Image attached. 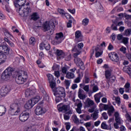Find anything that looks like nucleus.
I'll list each match as a JSON object with an SVG mask.
<instances>
[{
    "label": "nucleus",
    "mask_w": 131,
    "mask_h": 131,
    "mask_svg": "<svg viewBox=\"0 0 131 131\" xmlns=\"http://www.w3.org/2000/svg\"><path fill=\"white\" fill-rule=\"evenodd\" d=\"M63 74H67V68L63 67L61 70Z\"/></svg>",
    "instance_id": "59"
},
{
    "label": "nucleus",
    "mask_w": 131,
    "mask_h": 131,
    "mask_svg": "<svg viewBox=\"0 0 131 131\" xmlns=\"http://www.w3.org/2000/svg\"><path fill=\"white\" fill-rule=\"evenodd\" d=\"M65 85L66 86L67 90L69 89V86H70V84L71 83V81L69 80H64Z\"/></svg>",
    "instance_id": "39"
},
{
    "label": "nucleus",
    "mask_w": 131,
    "mask_h": 131,
    "mask_svg": "<svg viewBox=\"0 0 131 131\" xmlns=\"http://www.w3.org/2000/svg\"><path fill=\"white\" fill-rule=\"evenodd\" d=\"M59 68V66L57 64H54L53 66L52 67L53 70H57Z\"/></svg>",
    "instance_id": "63"
},
{
    "label": "nucleus",
    "mask_w": 131,
    "mask_h": 131,
    "mask_svg": "<svg viewBox=\"0 0 131 131\" xmlns=\"http://www.w3.org/2000/svg\"><path fill=\"white\" fill-rule=\"evenodd\" d=\"M4 40H5V41H6V42L8 43V44L9 45V46H10V47H15V44H14V43H13V42L10 41L9 40V39H8L7 38L5 37Z\"/></svg>",
    "instance_id": "35"
},
{
    "label": "nucleus",
    "mask_w": 131,
    "mask_h": 131,
    "mask_svg": "<svg viewBox=\"0 0 131 131\" xmlns=\"http://www.w3.org/2000/svg\"><path fill=\"white\" fill-rule=\"evenodd\" d=\"M19 118L20 121H21V122H25V121H27L28 120V118H29V113H22L20 114Z\"/></svg>",
    "instance_id": "13"
},
{
    "label": "nucleus",
    "mask_w": 131,
    "mask_h": 131,
    "mask_svg": "<svg viewBox=\"0 0 131 131\" xmlns=\"http://www.w3.org/2000/svg\"><path fill=\"white\" fill-rule=\"evenodd\" d=\"M72 118L75 123L76 124H79V119H78L76 115L72 116Z\"/></svg>",
    "instance_id": "33"
},
{
    "label": "nucleus",
    "mask_w": 131,
    "mask_h": 131,
    "mask_svg": "<svg viewBox=\"0 0 131 131\" xmlns=\"http://www.w3.org/2000/svg\"><path fill=\"white\" fill-rule=\"evenodd\" d=\"M117 25H115V24H113L111 25V29H112V30H115V31H116V30H118V29H117Z\"/></svg>",
    "instance_id": "47"
},
{
    "label": "nucleus",
    "mask_w": 131,
    "mask_h": 131,
    "mask_svg": "<svg viewBox=\"0 0 131 131\" xmlns=\"http://www.w3.org/2000/svg\"><path fill=\"white\" fill-rule=\"evenodd\" d=\"M43 47L45 48V50L47 51H49L50 49H51V47L50 46V44L47 43L43 44Z\"/></svg>",
    "instance_id": "42"
},
{
    "label": "nucleus",
    "mask_w": 131,
    "mask_h": 131,
    "mask_svg": "<svg viewBox=\"0 0 131 131\" xmlns=\"http://www.w3.org/2000/svg\"><path fill=\"white\" fill-rule=\"evenodd\" d=\"M6 107L3 105H0V116H3L6 114Z\"/></svg>",
    "instance_id": "27"
},
{
    "label": "nucleus",
    "mask_w": 131,
    "mask_h": 131,
    "mask_svg": "<svg viewBox=\"0 0 131 131\" xmlns=\"http://www.w3.org/2000/svg\"><path fill=\"white\" fill-rule=\"evenodd\" d=\"M105 76L108 82L111 81V78H113V80H115V76H113L112 77H110L111 76V72L109 70L105 72Z\"/></svg>",
    "instance_id": "19"
},
{
    "label": "nucleus",
    "mask_w": 131,
    "mask_h": 131,
    "mask_svg": "<svg viewBox=\"0 0 131 131\" xmlns=\"http://www.w3.org/2000/svg\"><path fill=\"white\" fill-rule=\"evenodd\" d=\"M40 99H41V98L38 96H36L35 97L32 98L31 99V101H32V102L34 104V105L35 104H36L38 102V101H39V100H40Z\"/></svg>",
    "instance_id": "28"
},
{
    "label": "nucleus",
    "mask_w": 131,
    "mask_h": 131,
    "mask_svg": "<svg viewBox=\"0 0 131 131\" xmlns=\"http://www.w3.org/2000/svg\"><path fill=\"white\" fill-rule=\"evenodd\" d=\"M8 113L9 115H11L12 116L19 115V113H20V107L18 105V104L13 103L11 104L10 106Z\"/></svg>",
    "instance_id": "3"
},
{
    "label": "nucleus",
    "mask_w": 131,
    "mask_h": 131,
    "mask_svg": "<svg viewBox=\"0 0 131 131\" xmlns=\"http://www.w3.org/2000/svg\"><path fill=\"white\" fill-rule=\"evenodd\" d=\"M85 83H89L90 82V78L86 76H84Z\"/></svg>",
    "instance_id": "64"
},
{
    "label": "nucleus",
    "mask_w": 131,
    "mask_h": 131,
    "mask_svg": "<svg viewBox=\"0 0 131 131\" xmlns=\"http://www.w3.org/2000/svg\"><path fill=\"white\" fill-rule=\"evenodd\" d=\"M89 22H90V19L88 18H85L83 19L82 21V24L84 26H86L89 24Z\"/></svg>",
    "instance_id": "38"
},
{
    "label": "nucleus",
    "mask_w": 131,
    "mask_h": 131,
    "mask_svg": "<svg viewBox=\"0 0 131 131\" xmlns=\"http://www.w3.org/2000/svg\"><path fill=\"white\" fill-rule=\"evenodd\" d=\"M54 75H55V76H56V77H57V78H59V77H60V72L55 71Z\"/></svg>",
    "instance_id": "60"
},
{
    "label": "nucleus",
    "mask_w": 131,
    "mask_h": 131,
    "mask_svg": "<svg viewBox=\"0 0 131 131\" xmlns=\"http://www.w3.org/2000/svg\"><path fill=\"white\" fill-rule=\"evenodd\" d=\"M50 85L51 89H54L56 86V81H53L52 82H49Z\"/></svg>",
    "instance_id": "43"
},
{
    "label": "nucleus",
    "mask_w": 131,
    "mask_h": 131,
    "mask_svg": "<svg viewBox=\"0 0 131 131\" xmlns=\"http://www.w3.org/2000/svg\"><path fill=\"white\" fill-rule=\"evenodd\" d=\"M26 3V0H15L14 2V6L16 8H18L19 7H21L20 8H22V7L25 5Z\"/></svg>",
    "instance_id": "18"
},
{
    "label": "nucleus",
    "mask_w": 131,
    "mask_h": 131,
    "mask_svg": "<svg viewBox=\"0 0 131 131\" xmlns=\"http://www.w3.org/2000/svg\"><path fill=\"white\" fill-rule=\"evenodd\" d=\"M0 19H1V20H5L6 19V16H5V15H4V14H3V13L0 12Z\"/></svg>",
    "instance_id": "62"
},
{
    "label": "nucleus",
    "mask_w": 131,
    "mask_h": 131,
    "mask_svg": "<svg viewBox=\"0 0 131 131\" xmlns=\"http://www.w3.org/2000/svg\"><path fill=\"white\" fill-rule=\"evenodd\" d=\"M116 102L117 103L118 106H120V104H121V101H120V97H117L116 99Z\"/></svg>",
    "instance_id": "48"
},
{
    "label": "nucleus",
    "mask_w": 131,
    "mask_h": 131,
    "mask_svg": "<svg viewBox=\"0 0 131 131\" xmlns=\"http://www.w3.org/2000/svg\"><path fill=\"white\" fill-rule=\"evenodd\" d=\"M64 39L65 37H64V34L63 33L59 32L56 34L54 40L52 41V43L55 46H57V45H59V43H61V42H62Z\"/></svg>",
    "instance_id": "6"
},
{
    "label": "nucleus",
    "mask_w": 131,
    "mask_h": 131,
    "mask_svg": "<svg viewBox=\"0 0 131 131\" xmlns=\"http://www.w3.org/2000/svg\"><path fill=\"white\" fill-rule=\"evenodd\" d=\"M39 91L42 94H43V95H47V92H46V91L45 90V89L41 87L39 89Z\"/></svg>",
    "instance_id": "55"
},
{
    "label": "nucleus",
    "mask_w": 131,
    "mask_h": 131,
    "mask_svg": "<svg viewBox=\"0 0 131 131\" xmlns=\"http://www.w3.org/2000/svg\"><path fill=\"white\" fill-rule=\"evenodd\" d=\"M58 12L61 15H65V11H64V9H58Z\"/></svg>",
    "instance_id": "58"
},
{
    "label": "nucleus",
    "mask_w": 131,
    "mask_h": 131,
    "mask_svg": "<svg viewBox=\"0 0 131 131\" xmlns=\"http://www.w3.org/2000/svg\"><path fill=\"white\" fill-rule=\"evenodd\" d=\"M56 55L57 56V60H60V59H64V58H65V56H66V54H65V53H64L63 51L60 50L59 49H57L56 50Z\"/></svg>",
    "instance_id": "17"
},
{
    "label": "nucleus",
    "mask_w": 131,
    "mask_h": 131,
    "mask_svg": "<svg viewBox=\"0 0 131 131\" xmlns=\"http://www.w3.org/2000/svg\"><path fill=\"white\" fill-rule=\"evenodd\" d=\"M0 55H9L10 54V48L8 45H0Z\"/></svg>",
    "instance_id": "11"
},
{
    "label": "nucleus",
    "mask_w": 131,
    "mask_h": 131,
    "mask_svg": "<svg viewBox=\"0 0 131 131\" xmlns=\"http://www.w3.org/2000/svg\"><path fill=\"white\" fill-rule=\"evenodd\" d=\"M107 114H108V116H112L115 111L114 106H113V105H107Z\"/></svg>",
    "instance_id": "20"
},
{
    "label": "nucleus",
    "mask_w": 131,
    "mask_h": 131,
    "mask_svg": "<svg viewBox=\"0 0 131 131\" xmlns=\"http://www.w3.org/2000/svg\"><path fill=\"white\" fill-rule=\"evenodd\" d=\"M83 90H84V91H85V92H86V93H89L90 91V85H85V86H84Z\"/></svg>",
    "instance_id": "45"
},
{
    "label": "nucleus",
    "mask_w": 131,
    "mask_h": 131,
    "mask_svg": "<svg viewBox=\"0 0 131 131\" xmlns=\"http://www.w3.org/2000/svg\"><path fill=\"white\" fill-rule=\"evenodd\" d=\"M102 97H103V96H102L101 92H99L98 94H95L94 95V99L95 102L97 103H100V100L101 98H102Z\"/></svg>",
    "instance_id": "23"
},
{
    "label": "nucleus",
    "mask_w": 131,
    "mask_h": 131,
    "mask_svg": "<svg viewBox=\"0 0 131 131\" xmlns=\"http://www.w3.org/2000/svg\"><path fill=\"white\" fill-rule=\"evenodd\" d=\"M43 27L45 31H48L51 29V26H50L48 21L45 23Z\"/></svg>",
    "instance_id": "30"
},
{
    "label": "nucleus",
    "mask_w": 131,
    "mask_h": 131,
    "mask_svg": "<svg viewBox=\"0 0 131 131\" xmlns=\"http://www.w3.org/2000/svg\"><path fill=\"white\" fill-rule=\"evenodd\" d=\"M124 88H125V93H129V91H130L129 88H130V83H129V82H126L124 85Z\"/></svg>",
    "instance_id": "31"
},
{
    "label": "nucleus",
    "mask_w": 131,
    "mask_h": 131,
    "mask_svg": "<svg viewBox=\"0 0 131 131\" xmlns=\"http://www.w3.org/2000/svg\"><path fill=\"white\" fill-rule=\"evenodd\" d=\"M122 41L124 45H126L128 43V37H124L122 39Z\"/></svg>",
    "instance_id": "51"
},
{
    "label": "nucleus",
    "mask_w": 131,
    "mask_h": 131,
    "mask_svg": "<svg viewBox=\"0 0 131 131\" xmlns=\"http://www.w3.org/2000/svg\"><path fill=\"white\" fill-rule=\"evenodd\" d=\"M34 105V103L32 102V101L30 100L25 105V108L26 109H31L32 107Z\"/></svg>",
    "instance_id": "22"
},
{
    "label": "nucleus",
    "mask_w": 131,
    "mask_h": 131,
    "mask_svg": "<svg viewBox=\"0 0 131 131\" xmlns=\"http://www.w3.org/2000/svg\"><path fill=\"white\" fill-rule=\"evenodd\" d=\"M120 51L122 52L123 54H125L126 53V48L122 46L120 49Z\"/></svg>",
    "instance_id": "50"
},
{
    "label": "nucleus",
    "mask_w": 131,
    "mask_h": 131,
    "mask_svg": "<svg viewBox=\"0 0 131 131\" xmlns=\"http://www.w3.org/2000/svg\"><path fill=\"white\" fill-rule=\"evenodd\" d=\"M130 34H131L130 29H127L124 32V35H125V36H129Z\"/></svg>",
    "instance_id": "37"
},
{
    "label": "nucleus",
    "mask_w": 131,
    "mask_h": 131,
    "mask_svg": "<svg viewBox=\"0 0 131 131\" xmlns=\"http://www.w3.org/2000/svg\"><path fill=\"white\" fill-rule=\"evenodd\" d=\"M82 48H83V43L82 42L79 43L78 44V49L79 50V51H80V50H81Z\"/></svg>",
    "instance_id": "57"
},
{
    "label": "nucleus",
    "mask_w": 131,
    "mask_h": 131,
    "mask_svg": "<svg viewBox=\"0 0 131 131\" xmlns=\"http://www.w3.org/2000/svg\"><path fill=\"white\" fill-rule=\"evenodd\" d=\"M55 98L56 103H59L60 101L63 100V98L66 97V93H65V89L62 87H58L56 89V91L53 93Z\"/></svg>",
    "instance_id": "1"
},
{
    "label": "nucleus",
    "mask_w": 131,
    "mask_h": 131,
    "mask_svg": "<svg viewBox=\"0 0 131 131\" xmlns=\"http://www.w3.org/2000/svg\"><path fill=\"white\" fill-rule=\"evenodd\" d=\"M99 91V88L97 85H94L93 88V92L96 93V92H98Z\"/></svg>",
    "instance_id": "54"
},
{
    "label": "nucleus",
    "mask_w": 131,
    "mask_h": 131,
    "mask_svg": "<svg viewBox=\"0 0 131 131\" xmlns=\"http://www.w3.org/2000/svg\"><path fill=\"white\" fill-rule=\"evenodd\" d=\"M127 70V73H128L129 77L131 78V68L129 67H126Z\"/></svg>",
    "instance_id": "44"
},
{
    "label": "nucleus",
    "mask_w": 131,
    "mask_h": 131,
    "mask_svg": "<svg viewBox=\"0 0 131 131\" xmlns=\"http://www.w3.org/2000/svg\"><path fill=\"white\" fill-rule=\"evenodd\" d=\"M108 56L111 60L113 62H118L119 61V57H118L117 53L115 52H111V53H109Z\"/></svg>",
    "instance_id": "14"
},
{
    "label": "nucleus",
    "mask_w": 131,
    "mask_h": 131,
    "mask_svg": "<svg viewBox=\"0 0 131 131\" xmlns=\"http://www.w3.org/2000/svg\"><path fill=\"white\" fill-rule=\"evenodd\" d=\"M100 111H103V110L107 111L108 110V105L104 104L102 103L99 104V105Z\"/></svg>",
    "instance_id": "26"
},
{
    "label": "nucleus",
    "mask_w": 131,
    "mask_h": 131,
    "mask_svg": "<svg viewBox=\"0 0 131 131\" xmlns=\"http://www.w3.org/2000/svg\"><path fill=\"white\" fill-rule=\"evenodd\" d=\"M114 116L115 117L116 123L114 124V126L115 128L117 129V128H119V126L118 125L122 124V123H123V121L122 119L120 118V117H119V113H118V112H115Z\"/></svg>",
    "instance_id": "8"
},
{
    "label": "nucleus",
    "mask_w": 131,
    "mask_h": 131,
    "mask_svg": "<svg viewBox=\"0 0 131 131\" xmlns=\"http://www.w3.org/2000/svg\"><path fill=\"white\" fill-rule=\"evenodd\" d=\"M11 92V88L9 85H4L0 90V95L2 97H6Z\"/></svg>",
    "instance_id": "10"
},
{
    "label": "nucleus",
    "mask_w": 131,
    "mask_h": 131,
    "mask_svg": "<svg viewBox=\"0 0 131 131\" xmlns=\"http://www.w3.org/2000/svg\"><path fill=\"white\" fill-rule=\"evenodd\" d=\"M82 93H83V90L79 89L78 92V96L81 100H84L86 98V96L85 94H82Z\"/></svg>",
    "instance_id": "21"
},
{
    "label": "nucleus",
    "mask_w": 131,
    "mask_h": 131,
    "mask_svg": "<svg viewBox=\"0 0 131 131\" xmlns=\"http://www.w3.org/2000/svg\"><path fill=\"white\" fill-rule=\"evenodd\" d=\"M57 108L59 112H66L69 115L72 114L73 112V111L70 108V106L68 105L60 104L57 105Z\"/></svg>",
    "instance_id": "5"
},
{
    "label": "nucleus",
    "mask_w": 131,
    "mask_h": 131,
    "mask_svg": "<svg viewBox=\"0 0 131 131\" xmlns=\"http://www.w3.org/2000/svg\"><path fill=\"white\" fill-rule=\"evenodd\" d=\"M101 128L102 129H108V125L106 124V122H103L101 124Z\"/></svg>",
    "instance_id": "40"
},
{
    "label": "nucleus",
    "mask_w": 131,
    "mask_h": 131,
    "mask_svg": "<svg viewBox=\"0 0 131 131\" xmlns=\"http://www.w3.org/2000/svg\"><path fill=\"white\" fill-rule=\"evenodd\" d=\"M31 19L34 21H36L39 19V16L37 12H33L31 16Z\"/></svg>",
    "instance_id": "25"
},
{
    "label": "nucleus",
    "mask_w": 131,
    "mask_h": 131,
    "mask_svg": "<svg viewBox=\"0 0 131 131\" xmlns=\"http://www.w3.org/2000/svg\"><path fill=\"white\" fill-rule=\"evenodd\" d=\"M86 103L87 104L88 107H91V108L88 110L89 112L90 113H93L94 111H95V109L97 108V105L95 104V102L93 100L91 99L88 98L86 99Z\"/></svg>",
    "instance_id": "9"
},
{
    "label": "nucleus",
    "mask_w": 131,
    "mask_h": 131,
    "mask_svg": "<svg viewBox=\"0 0 131 131\" xmlns=\"http://www.w3.org/2000/svg\"><path fill=\"white\" fill-rule=\"evenodd\" d=\"M84 125L85 126V127L88 128V127H91L92 126V122H88L84 124Z\"/></svg>",
    "instance_id": "56"
},
{
    "label": "nucleus",
    "mask_w": 131,
    "mask_h": 131,
    "mask_svg": "<svg viewBox=\"0 0 131 131\" xmlns=\"http://www.w3.org/2000/svg\"><path fill=\"white\" fill-rule=\"evenodd\" d=\"M75 75L73 73L68 72L67 73L66 77L68 78L69 79H72V78H74Z\"/></svg>",
    "instance_id": "32"
},
{
    "label": "nucleus",
    "mask_w": 131,
    "mask_h": 131,
    "mask_svg": "<svg viewBox=\"0 0 131 131\" xmlns=\"http://www.w3.org/2000/svg\"><path fill=\"white\" fill-rule=\"evenodd\" d=\"M26 97H30V89H27L25 92Z\"/></svg>",
    "instance_id": "52"
},
{
    "label": "nucleus",
    "mask_w": 131,
    "mask_h": 131,
    "mask_svg": "<svg viewBox=\"0 0 131 131\" xmlns=\"http://www.w3.org/2000/svg\"><path fill=\"white\" fill-rule=\"evenodd\" d=\"M7 60V56L5 55H0V65L4 64Z\"/></svg>",
    "instance_id": "29"
},
{
    "label": "nucleus",
    "mask_w": 131,
    "mask_h": 131,
    "mask_svg": "<svg viewBox=\"0 0 131 131\" xmlns=\"http://www.w3.org/2000/svg\"><path fill=\"white\" fill-rule=\"evenodd\" d=\"M74 62L77 66H78V67H80V69L82 70H84V69H85V68L84 67V63H83V62H82V60H81V59L80 58L78 57L75 58Z\"/></svg>",
    "instance_id": "12"
},
{
    "label": "nucleus",
    "mask_w": 131,
    "mask_h": 131,
    "mask_svg": "<svg viewBox=\"0 0 131 131\" xmlns=\"http://www.w3.org/2000/svg\"><path fill=\"white\" fill-rule=\"evenodd\" d=\"M91 117H92L93 120H96L99 118V110H96L94 111V113L91 115Z\"/></svg>",
    "instance_id": "24"
},
{
    "label": "nucleus",
    "mask_w": 131,
    "mask_h": 131,
    "mask_svg": "<svg viewBox=\"0 0 131 131\" xmlns=\"http://www.w3.org/2000/svg\"><path fill=\"white\" fill-rule=\"evenodd\" d=\"M4 34H5V36H6V37H9V36H10V35H11V34H10L9 31H8V30H6L5 31Z\"/></svg>",
    "instance_id": "61"
},
{
    "label": "nucleus",
    "mask_w": 131,
    "mask_h": 131,
    "mask_svg": "<svg viewBox=\"0 0 131 131\" xmlns=\"http://www.w3.org/2000/svg\"><path fill=\"white\" fill-rule=\"evenodd\" d=\"M75 42H79V41H82V35H81V31H76L75 33Z\"/></svg>",
    "instance_id": "15"
},
{
    "label": "nucleus",
    "mask_w": 131,
    "mask_h": 131,
    "mask_svg": "<svg viewBox=\"0 0 131 131\" xmlns=\"http://www.w3.org/2000/svg\"><path fill=\"white\" fill-rule=\"evenodd\" d=\"M71 54H69L68 55H66V57H65V60L66 61H70V60H71Z\"/></svg>",
    "instance_id": "53"
},
{
    "label": "nucleus",
    "mask_w": 131,
    "mask_h": 131,
    "mask_svg": "<svg viewBox=\"0 0 131 131\" xmlns=\"http://www.w3.org/2000/svg\"><path fill=\"white\" fill-rule=\"evenodd\" d=\"M27 78H28L27 73L25 71H21L16 77L15 81L18 84H23L27 80Z\"/></svg>",
    "instance_id": "2"
},
{
    "label": "nucleus",
    "mask_w": 131,
    "mask_h": 131,
    "mask_svg": "<svg viewBox=\"0 0 131 131\" xmlns=\"http://www.w3.org/2000/svg\"><path fill=\"white\" fill-rule=\"evenodd\" d=\"M47 76L48 77L49 82H51L52 81H55V79L54 78V76H53V75L51 74H48L47 75Z\"/></svg>",
    "instance_id": "34"
},
{
    "label": "nucleus",
    "mask_w": 131,
    "mask_h": 131,
    "mask_svg": "<svg viewBox=\"0 0 131 131\" xmlns=\"http://www.w3.org/2000/svg\"><path fill=\"white\" fill-rule=\"evenodd\" d=\"M35 42H36V40H35V38L33 37H31L29 39V44L33 46L34 45H35Z\"/></svg>",
    "instance_id": "36"
},
{
    "label": "nucleus",
    "mask_w": 131,
    "mask_h": 131,
    "mask_svg": "<svg viewBox=\"0 0 131 131\" xmlns=\"http://www.w3.org/2000/svg\"><path fill=\"white\" fill-rule=\"evenodd\" d=\"M17 12L19 13L20 16L27 17V16H29V14L31 13V8L29 7H25L24 8L23 10H22V8L19 7L18 9H17Z\"/></svg>",
    "instance_id": "7"
},
{
    "label": "nucleus",
    "mask_w": 131,
    "mask_h": 131,
    "mask_svg": "<svg viewBox=\"0 0 131 131\" xmlns=\"http://www.w3.org/2000/svg\"><path fill=\"white\" fill-rule=\"evenodd\" d=\"M45 97L43 98V100L45 101L46 102H49L50 100V98L48 96V95L46 94L43 95Z\"/></svg>",
    "instance_id": "49"
},
{
    "label": "nucleus",
    "mask_w": 131,
    "mask_h": 131,
    "mask_svg": "<svg viewBox=\"0 0 131 131\" xmlns=\"http://www.w3.org/2000/svg\"><path fill=\"white\" fill-rule=\"evenodd\" d=\"M14 71V69L10 67H8L2 73L1 77L3 80H8L12 76V73Z\"/></svg>",
    "instance_id": "4"
},
{
    "label": "nucleus",
    "mask_w": 131,
    "mask_h": 131,
    "mask_svg": "<svg viewBox=\"0 0 131 131\" xmlns=\"http://www.w3.org/2000/svg\"><path fill=\"white\" fill-rule=\"evenodd\" d=\"M76 104H77V108H81V107H82V103H81V101L79 100V99L76 100Z\"/></svg>",
    "instance_id": "41"
},
{
    "label": "nucleus",
    "mask_w": 131,
    "mask_h": 131,
    "mask_svg": "<svg viewBox=\"0 0 131 131\" xmlns=\"http://www.w3.org/2000/svg\"><path fill=\"white\" fill-rule=\"evenodd\" d=\"M35 113L36 115H42L46 113V110L41 106H37L35 110Z\"/></svg>",
    "instance_id": "16"
},
{
    "label": "nucleus",
    "mask_w": 131,
    "mask_h": 131,
    "mask_svg": "<svg viewBox=\"0 0 131 131\" xmlns=\"http://www.w3.org/2000/svg\"><path fill=\"white\" fill-rule=\"evenodd\" d=\"M101 115L102 117H103V118L105 119V120L108 119V115H107V113L104 112Z\"/></svg>",
    "instance_id": "46"
}]
</instances>
